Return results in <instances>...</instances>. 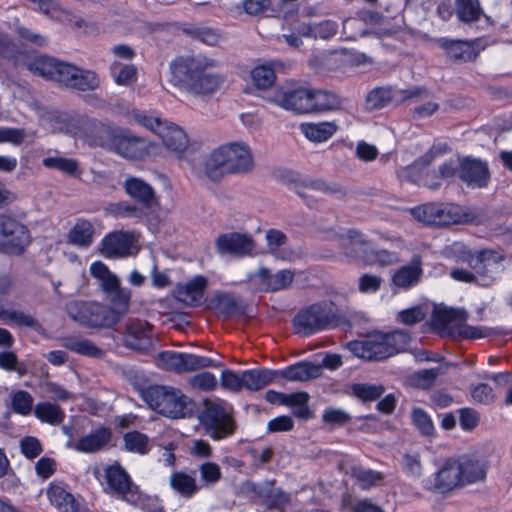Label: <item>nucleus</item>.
I'll use <instances>...</instances> for the list:
<instances>
[{"label":"nucleus","mask_w":512,"mask_h":512,"mask_svg":"<svg viewBox=\"0 0 512 512\" xmlns=\"http://www.w3.org/2000/svg\"><path fill=\"white\" fill-rule=\"evenodd\" d=\"M244 388L250 391H258L271 383L279 382L278 370L252 369L242 372Z\"/></svg>","instance_id":"26"},{"label":"nucleus","mask_w":512,"mask_h":512,"mask_svg":"<svg viewBox=\"0 0 512 512\" xmlns=\"http://www.w3.org/2000/svg\"><path fill=\"white\" fill-rule=\"evenodd\" d=\"M81 125L85 136L91 146L104 147L110 141H114L116 133L114 129L106 123L93 118H83Z\"/></svg>","instance_id":"18"},{"label":"nucleus","mask_w":512,"mask_h":512,"mask_svg":"<svg viewBox=\"0 0 512 512\" xmlns=\"http://www.w3.org/2000/svg\"><path fill=\"white\" fill-rule=\"evenodd\" d=\"M107 211L115 217L141 218L143 216L142 208L125 201L109 204Z\"/></svg>","instance_id":"52"},{"label":"nucleus","mask_w":512,"mask_h":512,"mask_svg":"<svg viewBox=\"0 0 512 512\" xmlns=\"http://www.w3.org/2000/svg\"><path fill=\"white\" fill-rule=\"evenodd\" d=\"M52 504L62 512H79L80 505L74 496L64 488L54 485L47 492Z\"/></svg>","instance_id":"36"},{"label":"nucleus","mask_w":512,"mask_h":512,"mask_svg":"<svg viewBox=\"0 0 512 512\" xmlns=\"http://www.w3.org/2000/svg\"><path fill=\"white\" fill-rule=\"evenodd\" d=\"M338 30L336 22L332 20H323L313 23V39L328 40L332 38Z\"/></svg>","instance_id":"59"},{"label":"nucleus","mask_w":512,"mask_h":512,"mask_svg":"<svg viewBox=\"0 0 512 512\" xmlns=\"http://www.w3.org/2000/svg\"><path fill=\"white\" fill-rule=\"evenodd\" d=\"M94 232L90 221L78 219L67 235L68 242L79 247H89L93 241Z\"/></svg>","instance_id":"34"},{"label":"nucleus","mask_w":512,"mask_h":512,"mask_svg":"<svg viewBox=\"0 0 512 512\" xmlns=\"http://www.w3.org/2000/svg\"><path fill=\"white\" fill-rule=\"evenodd\" d=\"M112 437V432L107 427H99L90 434L81 437L75 444V449L85 453H94L107 445Z\"/></svg>","instance_id":"30"},{"label":"nucleus","mask_w":512,"mask_h":512,"mask_svg":"<svg viewBox=\"0 0 512 512\" xmlns=\"http://www.w3.org/2000/svg\"><path fill=\"white\" fill-rule=\"evenodd\" d=\"M459 466L461 470V484L475 483L483 481L486 477L487 466L486 464L471 456H462L459 458Z\"/></svg>","instance_id":"29"},{"label":"nucleus","mask_w":512,"mask_h":512,"mask_svg":"<svg viewBox=\"0 0 512 512\" xmlns=\"http://www.w3.org/2000/svg\"><path fill=\"white\" fill-rule=\"evenodd\" d=\"M254 160L249 146L243 142L223 145L214 150L205 162V174L219 182L226 174H246L253 170Z\"/></svg>","instance_id":"3"},{"label":"nucleus","mask_w":512,"mask_h":512,"mask_svg":"<svg viewBox=\"0 0 512 512\" xmlns=\"http://www.w3.org/2000/svg\"><path fill=\"white\" fill-rule=\"evenodd\" d=\"M250 279H259L265 291L275 292L290 286L294 279V273L285 269L271 274L268 268L262 267L255 274L250 275Z\"/></svg>","instance_id":"23"},{"label":"nucleus","mask_w":512,"mask_h":512,"mask_svg":"<svg viewBox=\"0 0 512 512\" xmlns=\"http://www.w3.org/2000/svg\"><path fill=\"white\" fill-rule=\"evenodd\" d=\"M341 99L335 93L326 90H311V113L340 108Z\"/></svg>","instance_id":"38"},{"label":"nucleus","mask_w":512,"mask_h":512,"mask_svg":"<svg viewBox=\"0 0 512 512\" xmlns=\"http://www.w3.org/2000/svg\"><path fill=\"white\" fill-rule=\"evenodd\" d=\"M14 30L19 40L32 47H44L47 45V37L32 28L27 27L18 19L14 22Z\"/></svg>","instance_id":"40"},{"label":"nucleus","mask_w":512,"mask_h":512,"mask_svg":"<svg viewBox=\"0 0 512 512\" xmlns=\"http://www.w3.org/2000/svg\"><path fill=\"white\" fill-rule=\"evenodd\" d=\"M113 144L116 152L124 158L139 160L148 154L146 141L134 135L116 134Z\"/></svg>","instance_id":"21"},{"label":"nucleus","mask_w":512,"mask_h":512,"mask_svg":"<svg viewBox=\"0 0 512 512\" xmlns=\"http://www.w3.org/2000/svg\"><path fill=\"white\" fill-rule=\"evenodd\" d=\"M272 100L286 110L298 114L311 113V89L297 88L278 92Z\"/></svg>","instance_id":"17"},{"label":"nucleus","mask_w":512,"mask_h":512,"mask_svg":"<svg viewBox=\"0 0 512 512\" xmlns=\"http://www.w3.org/2000/svg\"><path fill=\"white\" fill-rule=\"evenodd\" d=\"M252 491L258 496L265 498L270 507H280L289 501V497L285 493L276 491L269 482L254 485Z\"/></svg>","instance_id":"42"},{"label":"nucleus","mask_w":512,"mask_h":512,"mask_svg":"<svg viewBox=\"0 0 512 512\" xmlns=\"http://www.w3.org/2000/svg\"><path fill=\"white\" fill-rule=\"evenodd\" d=\"M352 476L363 489H370L378 485L384 479V475L381 472L362 467H353Z\"/></svg>","instance_id":"47"},{"label":"nucleus","mask_w":512,"mask_h":512,"mask_svg":"<svg viewBox=\"0 0 512 512\" xmlns=\"http://www.w3.org/2000/svg\"><path fill=\"white\" fill-rule=\"evenodd\" d=\"M354 396L363 402H370L379 399L385 392L382 385H373L368 383H356L351 386Z\"/></svg>","instance_id":"46"},{"label":"nucleus","mask_w":512,"mask_h":512,"mask_svg":"<svg viewBox=\"0 0 512 512\" xmlns=\"http://www.w3.org/2000/svg\"><path fill=\"white\" fill-rule=\"evenodd\" d=\"M455 5L457 17L465 23L477 21L483 13L479 0H456Z\"/></svg>","instance_id":"41"},{"label":"nucleus","mask_w":512,"mask_h":512,"mask_svg":"<svg viewBox=\"0 0 512 512\" xmlns=\"http://www.w3.org/2000/svg\"><path fill=\"white\" fill-rule=\"evenodd\" d=\"M414 425L424 436H432L434 426L430 416L421 408H414L411 414Z\"/></svg>","instance_id":"55"},{"label":"nucleus","mask_w":512,"mask_h":512,"mask_svg":"<svg viewBox=\"0 0 512 512\" xmlns=\"http://www.w3.org/2000/svg\"><path fill=\"white\" fill-rule=\"evenodd\" d=\"M279 381H308L321 376V366L312 362H299L291 365L284 370H278Z\"/></svg>","instance_id":"27"},{"label":"nucleus","mask_w":512,"mask_h":512,"mask_svg":"<svg viewBox=\"0 0 512 512\" xmlns=\"http://www.w3.org/2000/svg\"><path fill=\"white\" fill-rule=\"evenodd\" d=\"M125 192L145 208H151L157 204V198L153 187L137 177H128L124 183Z\"/></svg>","instance_id":"22"},{"label":"nucleus","mask_w":512,"mask_h":512,"mask_svg":"<svg viewBox=\"0 0 512 512\" xmlns=\"http://www.w3.org/2000/svg\"><path fill=\"white\" fill-rule=\"evenodd\" d=\"M13 302L4 298L0 299V320L5 323H15L18 326L35 328L38 321L31 315L21 311L10 309Z\"/></svg>","instance_id":"32"},{"label":"nucleus","mask_w":512,"mask_h":512,"mask_svg":"<svg viewBox=\"0 0 512 512\" xmlns=\"http://www.w3.org/2000/svg\"><path fill=\"white\" fill-rule=\"evenodd\" d=\"M351 420V416L341 409L327 408L323 414V421L332 425H344Z\"/></svg>","instance_id":"64"},{"label":"nucleus","mask_w":512,"mask_h":512,"mask_svg":"<svg viewBox=\"0 0 512 512\" xmlns=\"http://www.w3.org/2000/svg\"><path fill=\"white\" fill-rule=\"evenodd\" d=\"M105 477L109 488L115 494L131 504L138 502V487L132 483L130 476L120 465L107 468Z\"/></svg>","instance_id":"15"},{"label":"nucleus","mask_w":512,"mask_h":512,"mask_svg":"<svg viewBox=\"0 0 512 512\" xmlns=\"http://www.w3.org/2000/svg\"><path fill=\"white\" fill-rule=\"evenodd\" d=\"M21 452L28 459H34L38 457L42 451V445L40 441L33 436H26L20 441Z\"/></svg>","instance_id":"61"},{"label":"nucleus","mask_w":512,"mask_h":512,"mask_svg":"<svg viewBox=\"0 0 512 512\" xmlns=\"http://www.w3.org/2000/svg\"><path fill=\"white\" fill-rule=\"evenodd\" d=\"M296 193L306 198L308 197V190H314V191H322L325 193L330 194H336L340 193L343 194L341 187L339 186H329L327 185L323 180L321 179H304L296 183Z\"/></svg>","instance_id":"43"},{"label":"nucleus","mask_w":512,"mask_h":512,"mask_svg":"<svg viewBox=\"0 0 512 512\" xmlns=\"http://www.w3.org/2000/svg\"><path fill=\"white\" fill-rule=\"evenodd\" d=\"M133 240L127 232H112L102 240L101 253L107 258L126 257L130 254Z\"/></svg>","instance_id":"19"},{"label":"nucleus","mask_w":512,"mask_h":512,"mask_svg":"<svg viewBox=\"0 0 512 512\" xmlns=\"http://www.w3.org/2000/svg\"><path fill=\"white\" fill-rule=\"evenodd\" d=\"M63 346L66 349L83 356L96 359H102L105 356V351L97 347L92 341L88 339L66 337L63 339Z\"/></svg>","instance_id":"35"},{"label":"nucleus","mask_w":512,"mask_h":512,"mask_svg":"<svg viewBox=\"0 0 512 512\" xmlns=\"http://www.w3.org/2000/svg\"><path fill=\"white\" fill-rule=\"evenodd\" d=\"M114 78L119 85H128L136 80L137 70L133 65L114 63L112 65Z\"/></svg>","instance_id":"56"},{"label":"nucleus","mask_w":512,"mask_h":512,"mask_svg":"<svg viewBox=\"0 0 512 512\" xmlns=\"http://www.w3.org/2000/svg\"><path fill=\"white\" fill-rule=\"evenodd\" d=\"M170 484L174 490L184 497H191L198 490L195 479L183 472L173 473L170 478Z\"/></svg>","instance_id":"44"},{"label":"nucleus","mask_w":512,"mask_h":512,"mask_svg":"<svg viewBox=\"0 0 512 512\" xmlns=\"http://www.w3.org/2000/svg\"><path fill=\"white\" fill-rule=\"evenodd\" d=\"M410 340L407 330L397 329L388 333L376 331L362 340L349 341L346 346L356 357L382 361L404 351Z\"/></svg>","instance_id":"4"},{"label":"nucleus","mask_w":512,"mask_h":512,"mask_svg":"<svg viewBox=\"0 0 512 512\" xmlns=\"http://www.w3.org/2000/svg\"><path fill=\"white\" fill-rule=\"evenodd\" d=\"M65 310L72 320L87 327L110 328L118 323V316L110 307L96 302L70 301Z\"/></svg>","instance_id":"8"},{"label":"nucleus","mask_w":512,"mask_h":512,"mask_svg":"<svg viewBox=\"0 0 512 512\" xmlns=\"http://www.w3.org/2000/svg\"><path fill=\"white\" fill-rule=\"evenodd\" d=\"M143 400L159 414L173 419L191 417L195 403L180 390L154 385L142 392Z\"/></svg>","instance_id":"5"},{"label":"nucleus","mask_w":512,"mask_h":512,"mask_svg":"<svg viewBox=\"0 0 512 512\" xmlns=\"http://www.w3.org/2000/svg\"><path fill=\"white\" fill-rule=\"evenodd\" d=\"M158 358L167 370L176 373H185L184 353L175 351H162L158 354Z\"/></svg>","instance_id":"50"},{"label":"nucleus","mask_w":512,"mask_h":512,"mask_svg":"<svg viewBox=\"0 0 512 512\" xmlns=\"http://www.w3.org/2000/svg\"><path fill=\"white\" fill-rule=\"evenodd\" d=\"M502 260L503 257L493 250H481L468 256V264L478 277L481 286L490 285L494 280V269Z\"/></svg>","instance_id":"14"},{"label":"nucleus","mask_w":512,"mask_h":512,"mask_svg":"<svg viewBox=\"0 0 512 512\" xmlns=\"http://www.w3.org/2000/svg\"><path fill=\"white\" fill-rule=\"evenodd\" d=\"M46 168L56 169L70 176H76L79 172L78 162L74 159L63 157H47L42 161Z\"/></svg>","instance_id":"49"},{"label":"nucleus","mask_w":512,"mask_h":512,"mask_svg":"<svg viewBox=\"0 0 512 512\" xmlns=\"http://www.w3.org/2000/svg\"><path fill=\"white\" fill-rule=\"evenodd\" d=\"M467 318L468 313L464 309L441 308L433 313V321L441 328H445L454 321L465 322Z\"/></svg>","instance_id":"45"},{"label":"nucleus","mask_w":512,"mask_h":512,"mask_svg":"<svg viewBox=\"0 0 512 512\" xmlns=\"http://www.w3.org/2000/svg\"><path fill=\"white\" fill-rule=\"evenodd\" d=\"M254 85L258 89H267L273 85L276 79L274 70L269 66H258L251 72Z\"/></svg>","instance_id":"51"},{"label":"nucleus","mask_w":512,"mask_h":512,"mask_svg":"<svg viewBox=\"0 0 512 512\" xmlns=\"http://www.w3.org/2000/svg\"><path fill=\"white\" fill-rule=\"evenodd\" d=\"M199 420L206 434L214 440L233 435L237 428L231 414V407L224 402L206 401Z\"/></svg>","instance_id":"7"},{"label":"nucleus","mask_w":512,"mask_h":512,"mask_svg":"<svg viewBox=\"0 0 512 512\" xmlns=\"http://www.w3.org/2000/svg\"><path fill=\"white\" fill-rule=\"evenodd\" d=\"M28 228L15 217L0 214V251L10 255H21L30 244Z\"/></svg>","instance_id":"10"},{"label":"nucleus","mask_w":512,"mask_h":512,"mask_svg":"<svg viewBox=\"0 0 512 512\" xmlns=\"http://www.w3.org/2000/svg\"><path fill=\"white\" fill-rule=\"evenodd\" d=\"M425 90L419 87L401 90L392 87H376L366 96L365 105L369 111L380 110L389 104H400L405 100L419 97Z\"/></svg>","instance_id":"12"},{"label":"nucleus","mask_w":512,"mask_h":512,"mask_svg":"<svg viewBox=\"0 0 512 512\" xmlns=\"http://www.w3.org/2000/svg\"><path fill=\"white\" fill-rule=\"evenodd\" d=\"M152 330L153 326L147 321L130 320L123 332V345L139 354H149L154 348Z\"/></svg>","instance_id":"11"},{"label":"nucleus","mask_w":512,"mask_h":512,"mask_svg":"<svg viewBox=\"0 0 512 512\" xmlns=\"http://www.w3.org/2000/svg\"><path fill=\"white\" fill-rule=\"evenodd\" d=\"M158 136L162 139L167 149L176 153H182L188 147V137L181 127L174 123L167 122L160 126Z\"/></svg>","instance_id":"28"},{"label":"nucleus","mask_w":512,"mask_h":512,"mask_svg":"<svg viewBox=\"0 0 512 512\" xmlns=\"http://www.w3.org/2000/svg\"><path fill=\"white\" fill-rule=\"evenodd\" d=\"M125 448L130 452L145 454L148 452V437L138 431L124 435Z\"/></svg>","instance_id":"54"},{"label":"nucleus","mask_w":512,"mask_h":512,"mask_svg":"<svg viewBox=\"0 0 512 512\" xmlns=\"http://www.w3.org/2000/svg\"><path fill=\"white\" fill-rule=\"evenodd\" d=\"M184 359L185 373L208 367L222 366L221 362H217L209 357L198 356L195 354L184 353Z\"/></svg>","instance_id":"53"},{"label":"nucleus","mask_w":512,"mask_h":512,"mask_svg":"<svg viewBox=\"0 0 512 512\" xmlns=\"http://www.w3.org/2000/svg\"><path fill=\"white\" fill-rule=\"evenodd\" d=\"M461 486L459 458L457 460L449 459L435 474V487L441 492H447Z\"/></svg>","instance_id":"24"},{"label":"nucleus","mask_w":512,"mask_h":512,"mask_svg":"<svg viewBox=\"0 0 512 512\" xmlns=\"http://www.w3.org/2000/svg\"><path fill=\"white\" fill-rule=\"evenodd\" d=\"M108 294L112 295L111 303H112L113 307L110 309L115 314H117L118 322H119L121 317L129 309L131 291L129 289L121 288L119 286V288H117V290H113V291L109 292Z\"/></svg>","instance_id":"48"},{"label":"nucleus","mask_w":512,"mask_h":512,"mask_svg":"<svg viewBox=\"0 0 512 512\" xmlns=\"http://www.w3.org/2000/svg\"><path fill=\"white\" fill-rule=\"evenodd\" d=\"M210 307L225 318L242 316L246 307L234 295L220 293L210 300Z\"/></svg>","instance_id":"25"},{"label":"nucleus","mask_w":512,"mask_h":512,"mask_svg":"<svg viewBox=\"0 0 512 512\" xmlns=\"http://www.w3.org/2000/svg\"><path fill=\"white\" fill-rule=\"evenodd\" d=\"M421 274V260L414 257L410 265L402 266L396 271L392 280L397 287L407 289L419 282Z\"/></svg>","instance_id":"31"},{"label":"nucleus","mask_w":512,"mask_h":512,"mask_svg":"<svg viewBox=\"0 0 512 512\" xmlns=\"http://www.w3.org/2000/svg\"><path fill=\"white\" fill-rule=\"evenodd\" d=\"M186 33L193 39L199 40L208 45H216L221 36L220 34L209 27H194L186 30Z\"/></svg>","instance_id":"57"},{"label":"nucleus","mask_w":512,"mask_h":512,"mask_svg":"<svg viewBox=\"0 0 512 512\" xmlns=\"http://www.w3.org/2000/svg\"><path fill=\"white\" fill-rule=\"evenodd\" d=\"M301 131L310 141L324 142L336 133L337 125L334 122L303 123Z\"/></svg>","instance_id":"37"},{"label":"nucleus","mask_w":512,"mask_h":512,"mask_svg":"<svg viewBox=\"0 0 512 512\" xmlns=\"http://www.w3.org/2000/svg\"><path fill=\"white\" fill-rule=\"evenodd\" d=\"M364 243L365 240L360 239V235L357 231H349V241L344 247L345 255L354 261H358Z\"/></svg>","instance_id":"60"},{"label":"nucleus","mask_w":512,"mask_h":512,"mask_svg":"<svg viewBox=\"0 0 512 512\" xmlns=\"http://www.w3.org/2000/svg\"><path fill=\"white\" fill-rule=\"evenodd\" d=\"M221 385L232 391H239L244 388V382L242 381V372L236 373L232 370H224L221 374Z\"/></svg>","instance_id":"62"},{"label":"nucleus","mask_w":512,"mask_h":512,"mask_svg":"<svg viewBox=\"0 0 512 512\" xmlns=\"http://www.w3.org/2000/svg\"><path fill=\"white\" fill-rule=\"evenodd\" d=\"M336 319L334 303L322 301L299 311L293 324L298 334L308 336L327 329Z\"/></svg>","instance_id":"9"},{"label":"nucleus","mask_w":512,"mask_h":512,"mask_svg":"<svg viewBox=\"0 0 512 512\" xmlns=\"http://www.w3.org/2000/svg\"><path fill=\"white\" fill-rule=\"evenodd\" d=\"M12 409L14 412L27 415L33 408V397L26 391H17L12 397Z\"/></svg>","instance_id":"58"},{"label":"nucleus","mask_w":512,"mask_h":512,"mask_svg":"<svg viewBox=\"0 0 512 512\" xmlns=\"http://www.w3.org/2000/svg\"><path fill=\"white\" fill-rule=\"evenodd\" d=\"M31 69L46 79L82 92L93 91L100 86V78L96 72L49 56L36 58Z\"/></svg>","instance_id":"2"},{"label":"nucleus","mask_w":512,"mask_h":512,"mask_svg":"<svg viewBox=\"0 0 512 512\" xmlns=\"http://www.w3.org/2000/svg\"><path fill=\"white\" fill-rule=\"evenodd\" d=\"M34 414L42 422L51 425H58L65 418V413L61 407L50 402L38 403L34 408Z\"/></svg>","instance_id":"39"},{"label":"nucleus","mask_w":512,"mask_h":512,"mask_svg":"<svg viewBox=\"0 0 512 512\" xmlns=\"http://www.w3.org/2000/svg\"><path fill=\"white\" fill-rule=\"evenodd\" d=\"M215 245L219 254L237 257L252 255L256 247L251 236L239 232L219 235L215 241Z\"/></svg>","instance_id":"13"},{"label":"nucleus","mask_w":512,"mask_h":512,"mask_svg":"<svg viewBox=\"0 0 512 512\" xmlns=\"http://www.w3.org/2000/svg\"><path fill=\"white\" fill-rule=\"evenodd\" d=\"M215 66L214 59L195 55L176 59L170 68L173 80L185 86L188 91L197 95H210L223 83V78L211 70Z\"/></svg>","instance_id":"1"},{"label":"nucleus","mask_w":512,"mask_h":512,"mask_svg":"<svg viewBox=\"0 0 512 512\" xmlns=\"http://www.w3.org/2000/svg\"><path fill=\"white\" fill-rule=\"evenodd\" d=\"M439 45L445 49L447 55L454 60L467 62L476 57L473 47L467 41L442 38L439 40Z\"/></svg>","instance_id":"33"},{"label":"nucleus","mask_w":512,"mask_h":512,"mask_svg":"<svg viewBox=\"0 0 512 512\" xmlns=\"http://www.w3.org/2000/svg\"><path fill=\"white\" fill-rule=\"evenodd\" d=\"M206 287L207 279L198 275L185 285H178L174 290V297L188 306L195 307L201 304Z\"/></svg>","instance_id":"20"},{"label":"nucleus","mask_w":512,"mask_h":512,"mask_svg":"<svg viewBox=\"0 0 512 512\" xmlns=\"http://www.w3.org/2000/svg\"><path fill=\"white\" fill-rule=\"evenodd\" d=\"M459 178L469 186L486 187L490 179L487 163L470 157L462 159L459 163Z\"/></svg>","instance_id":"16"},{"label":"nucleus","mask_w":512,"mask_h":512,"mask_svg":"<svg viewBox=\"0 0 512 512\" xmlns=\"http://www.w3.org/2000/svg\"><path fill=\"white\" fill-rule=\"evenodd\" d=\"M412 215L418 221L434 226H448L460 223H478L483 213L478 208L462 211L459 207L427 203L411 210Z\"/></svg>","instance_id":"6"},{"label":"nucleus","mask_w":512,"mask_h":512,"mask_svg":"<svg viewBox=\"0 0 512 512\" xmlns=\"http://www.w3.org/2000/svg\"><path fill=\"white\" fill-rule=\"evenodd\" d=\"M191 384L193 387L209 391L213 390L217 386V379L216 377L210 373V372H202L198 373L191 379Z\"/></svg>","instance_id":"63"}]
</instances>
